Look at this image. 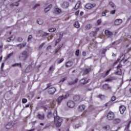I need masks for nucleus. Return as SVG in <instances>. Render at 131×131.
<instances>
[{
	"instance_id": "obj_28",
	"label": "nucleus",
	"mask_w": 131,
	"mask_h": 131,
	"mask_svg": "<svg viewBox=\"0 0 131 131\" xmlns=\"http://www.w3.org/2000/svg\"><path fill=\"white\" fill-rule=\"evenodd\" d=\"M56 101L55 100H52L51 101V107H53V108H54V107H55V106H56Z\"/></svg>"
},
{
	"instance_id": "obj_17",
	"label": "nucleus",
	"mask_w": 131,
	"mask_h": 131,
	"mask_svg": "<svg viewBox=\"0 0 131 131\" xmlns=\"http://www.w3.org/2000/svg\"><path fill=\"white\" fill-rule=\"evenodd\" d=\"M52 7L53 5H50L49 6L46 7L44 10L45 13H48V12H49V11H50V10H51V8H52Z\"/></svg>"
},
{
	"instance_id": "obj_31",
	"label": "nucleus",
	"mask_w": 131,
	"mask_h": 131,
	"mask_svg": "<svg viewBox=\"0 0 131 131\" xmlns=\"http://www.w3.org/2000/svg\"><path fill=\"white\" fill-rule=\"evenodd\" d=\"M74 27H75L76 28H79V23H78V21H76V22L74 24Z\"/></svg>"
},
{
	"instance_id": "obj_9",
	"label": "nucleus",
	"mask_w": 131,
	"mask_h": 131,
	"mask_svg": "<svg viewBox=\"0 0 131 131\" xmlns=\"http://www.w3.org/2000/svg\"><path fill=\"white\" fill-rule=\"evenodd\" d=\"M56 88L55 87H52L49 89L48 93L50 95H54L55 93H56Z\"/></svg>"
},
{
	"instance_id": "obj_1",
	"label": "nucleus",
	"mask_w": 131,
	"mask_h": 131,
	"mask_svg": "<svg viewBox=\"0 0 131 131\" xmlns=\"http://www.w3.org/2000/svg\"><path fill=\"white\" fill-rule=\"evenodd\" d=\"M57 111H55L53 114L54 118V123L56 126V127H60V125H62V122L63 121V119L62 118L57 116Z\"/></svg>"
},
{
	"instance_id": "obj_19",
	"label": "nucleus",
	"mask_w": 131,
	"mask_h": 131,
	"mask_svg": "<svg viewBox=\"0 0 131 131\" xmlns=\"http://www.w3.org/2000/svg\"><path fill=\"white\" fill-rule=\"evenodd\" d=\"M103 88L104 90H109L111 89V86L107 84H105L103 85Z\"/></svg>"
},
{
	"instance_id": "obj_52",
	"label": "nucleus",
	"mask_w": 131,
	"mask_h": 131,
	"mask_svg": "<svg viewBox=\"0 0 131 131\" xmlns=\"http://www.w3.org/2000/svg\"><path fill=\"white\" fill-rule=\"evenodd\" d=\"M116 100V97H115V96H113L111 98V101H112V102H114V101H115Z\"/></svg>"
},
{
	"instance_id": "obj_45",
	"label": "nucleus",
	"mask_w": 131,
	"mask_h": 131,
	"mask_svg": "<svg viewBox=\"0 0 131 131\" xmlns=\"http://www.w3.org/2000/svg\"><path fill=\"white\" fill-rule=\"evenodd\" d=\"M60 49H61V46H59V47L55 50V54H57V53L59 52V50H60Z\"/></svg>"
},
{
	"instance_id": "obj_48",
	"label": "nucleus",
	"mask_w": 131,
	"mask_h": 131,
	"mask_svg": "<svg viewBox=\"0 0 131 131\" xmlns=\"http://www.w3.org/2000/svg\"><path fill=\"white\" fill-rule=\"evenodd\" d=\"M75 55L77 57H78V56H79V50L78 49V50H76Z\"/></svg>"
},
{
	"instance_id": "obj_51",
	"label": "nucleus",
	"mask_w": 131,
	"mask_h": 131,
	"mask_svg": "<svg viewBox=\"0 0 131 131\" xmlns=\"http://www.w3.org/2000/svg\"><path fill=\"white\" fill-rule=\"evenodd\" d=\"M5 66V63L3 62L1 65V70L3 71L4 70V67Z\"/></svg>"
},
{
	"instance_id": "obj_5",
	"label": "nucleus",
	"mask_w": 131,
	"mask_h": 131,
	"mask_svg": "<svg viewBox=\"0 0 131 131\" xmlns=\"http://www.w3.org/2000/svg\"><path fill=\"white\" fill-rule=\"evenodd\" d=\"M28 57V53L27 51H23L21 54L19 56V58H23L26 59Z\"/></svg>"
},
{
	"instance_id": "obj_27",
	"label": "nucleus",
	"mask_w": 131,
	"mask_h": 131,
	"mask_svg": "<svg viewBox=\"0 0 131 131\" xmlns=\"http://www.w3.org/2000/svg\"><path fill=\"white\" fill-rule=\"evenodd\" d=\"M77 81H78V79L76 78V79L74 80V81L69 82V85H72V84H75V83H76V82H77Z\"/></svg>"
},
{
	"instance_id": "obj_8",
	"label": "nucleus",
	"mask_w": 131,
	"mask_h": 131,
	"mask_svg": "<svg viewBox=\"0 0 131 131\" xmlns=\"http://www.w3.org/2000/svg\"><path fill=\"white\" fill-rule=\"evenodd\" d=\"M107 117L108 120H112V119L114 118V113H113L112 112L108 113Z\"/></svg>"
},
{
	"instance_id": "obj_11",
	"label": "nucleus",
	"mask_w": 131,
	"mask_h": 131,
	"mask_svg": "<svg viewBox=\"0 0 131 131\" xmlns=\"http://www.w3.org/2000/svg\"><path fill=\"white\" fill-rule=\"evenodd\" d=\"M121 23H122V19L119 18V19H117L115 20L114 24L115 25H120V24H121Z\"/></svg>"
},
{
	"instance_id": "obj_13",
	"label": "nucleus",
	"mask_w": 131,
	"mask_h": 131,
	"mask_svg": "<svg viewBox=\"0 0 131 131\" xmlns=\"http://www.w3.org/2000/svg\"><path fill=\"white\" fill-rule=\"evenodd\" d=\"M13 126V123H12L11 122H9L5 125L6 129H10V128H12Z\"/></svg>"
},
{
	"instance_id": "obj_44",
	"label": "nucleus",
	"mask_w": 131,
	"mask_h": 131,
	"mask_svg": "<svg viewBox=\"0 0 131 131\" xmlns=\"http://www.w3.org/2000/svg\"><path fill=\"white\" fill-rule=\"evenodd\" d=\"M98 98H99V99H101V100H103V99H104L105 98V96L102 95H99L98 96Z\"/></svg>"
},
{
	"instance_id": "obj_35",
	"label": "nucleus",
	"mask_w": 131,
	"mask_h": 131,
	"mask_svg": "<svg viewBox=\"0 0 131 131\" xmlns=\"http://www.w3.org/2000/svg\"><path fill=\"white\" fill-rule=\"evenodd\" d=\"M92 28V25L88 24L85 26V29H91Z\"/></svg>"
},
{
	"instance_id": "obj_59",
	"label": "nucleus",
	"mask_w": 131,
	"mask_h": 131,
	"mask_svg": "<svg viewBox=\"0 0 131 131\" xmlns=\"http://www.w3.org/2000/svg\"><path fill=\"white\" fill-rule=\"evenodd\" d=\"M82 56H83L84 57H85V56H86V52L85 51H83L82 52Z\"/></svg>"
},
{
	"instance_id": "obj_58",
	"label": "nucleus",
	"mask_w": 131,
	"mask_h": 131,
	"mask_svg": "<svg viewBox=\"0 0 131 131\" xmlns=\"http://www.w3.org/2000/svg\"><path fill=\"white\" fill-rule=\"evenodd\" d=\"M39 6H40V5H39V4H36L34 6V9H36V8H37V7H39Z\"/></svg>"
},
{
	"instance_id": "obj_20",
	"label": "nucleus",
	"mask_w": 131,
	"mask_h": 131,
	"mask_svg": "<svg viewBox=\"0 0 131 131\" xmlns=\"http://www.w3.org/2000/svg\"><path fill=\"white\" fill-rule=\"evenodd\" d=\"M37 23L39 24V25H42L43 24V20L41 19H38L36 21Z\"/></svg>"
},
{
	"instance_id": "obj_25",
	"label": "nucleus",
	"mask_w": 131,
	"mask_h": 131,
	"mask_svg": "<svg viewBox=\"0 0 131 131\" xmlns=\"http://www.w3.org/2000/svg\"><path fill=\"white\" fill-rule=\"evenodd\" d=\"M113 122L115 124H118V123H120V119L118 118L115 119L113 121Z\"/></svg>"
},
{
	"instance_id": "obj_56",
	"label": "nucleus",
	"mask_w": 131,
	"mask_h": 131,
	"mask_svg": "<svg viewBox=\"0 0 131 131\" xmlns=\"http://www.w3.org/2000/svg\"><path fill=\"white\" fill-rule=\"evenodd\" d=\"M0 53H3V45L0 46Z\"/></svg>"
},
{
	"instance_id": "obj_49",
	"label": "nucleus",
	"mask_w": 131,
	"mask_h": 131,
	"mask_svg": "<svg viewBox=\"0 0 131 131\" xmlns=\"http://www.w3.org/2000/svg\"><path fill=\"white\" fill-rule=\"evenodd\" d=\"M63 33H64L63 32H60L59 33V38H62Z\"/></svg>"
},
{
	"instance_id": "obj_18",
	"label": "nucleus",
	"mask_w": 131,
	"mask_h": 131,
	"mask_svg": "<svg viewBox=\"0 0 131 131\" xmlns=\"http://www.w3.org/2000/svg\"><path fill=\"white\" fill-rule=\"evenodd\" d=\"M81 84H86L88 83V80L86 79H82L80 80Z\"/></svg>"
},
{
	"instance_id": "obj_40",
	"label": "nucleus",
	"mask_w": 131,
	"mask_h": 131,
	"mask_svg": "<svg viewBox=\"0 0 131 131\" xmlns=\"http://www.w3.org/2000/svg\"><path fill=\"white\" fill-rule=\"evenodd\" d=\"M125 57V55L124 54H122L121 57L120 58V61H123Z\"/></svg>"
},
{
	"instance_id": "obj_21",
	"label": "nucleus",
	"mask_w": 131,
	"mask_h": 131,
	"mask_svg": "<svg viewBox=\"0 0 131 131\" xmlns=\"http://www.w3.org/2000/svg\"><path fill=\"white\" fill-rule=\"evenodd\" d=\"M55 70V67L54 66H51L48 70V72L49 73H51V72H53Z\"/></svg>"
},
{
	"instance_id": "obj_34",
	"label": "nucleus",
	"mask_w": 131,
	"mask_h": 131,
	"mask_svg": "<svg viewBox=\"0 0 131 131\" xmlns=\"http://www.w3.org/2000/svg\"><path fill=\"white\" fill-rule=\"evenodd\" d=\"M12 66H13V67H16V66H17L18 67H20V68H21V63H15V64H13Z\"/></svg>"
},
{
	"instance_id": "obj_22",
	"label": "nucleus",
	"mask_w": 131,
	"mask_h": 131,
	"mask_svg": "<svg viewBox=\"0 0 131 131\" xmlns=\"http://www.w3.org/2000/svg\"><path fill=\"white\" fill-rule=\"evenodd\" d=\"M13 39H15V36L12 35L10 37H9L7 39V41H8V42H10L11 40H13Z\"/></svg>"
},
{
	"instance_id": "obj_10",
	"label": "nucleus",
	"mask_w": 131,
	"mask_h": 131,
	"mask_svg": "<svg viewBox=\"0 0 131 131\" xmlns=\"http://www.w3.org/2000/svg\"><path fill=\"white\" fill-rule=\"evenodd\" d=\"M126 110V108L124 105H121L119 107V111L121 113V114H123L124 113V112Z\"/></svg>"
},
{
	"instance_id": "obj_64",
	"label": "nucleus",
	"mask_w": 131,
	"mask_h": 131,
	"mask_svg": "<svg viewBox=\"0 0 131 131\" xmlns=\"http://www.w3.org/2000/svg\"><path fill=\"white\" fill-rule=\"evenodd\" d=\"M47 35H49V33H44L43 34V36H47Z\"/></svg>"
},
{
	"instance_id": "obj_57",
	"label": "nucleus",
	"mask_w": 131,
	"mask_h": 131,
	"mask_svg": "<svg viewBox=\"0 0 131 131\" xmlns=\"http://www.w3.org/2000/svg\"><path fill=\"white\" fill-rule=\"evenodd\" d=\"M80 126H81V125L80 124H77L75 125V128H78V127H79Z\"/></svg>"
},
{
	"instance_id": "obj_36",
	"label": "nucleus",
	"mask_w": 131,
	"mask_h": 131,
	"mask_svg": "<svg viewBox=\"0 0 131 131\" xmlns=\"http://www.w3.org/2000/svg\"><path fill=\"white\" fill-rule=\"evenodd\" d=\"M109 5L112 8H113V9H114V8H115V5H114V3H113V2H110Z\"/></svg>"
},
{
	"instance_id": "obj_4",
	"label": "nucleus",
	"mask_w": 131,
	"mask_h": 131,
	"mask_svg": "<svg viewBox=\"0 0 131 131\" xmlns=\"http://www.w3.org/2000/svg\"><path fill=\"white\" fill-rule=\"evenodd\" d=\"M67 105L69 108H73L75 106V103L73 101L70 100L67 102Z\"/></svg>"
},
{
	"instance_id": "obj_33",
	"label": "nucleus",
	"mask_w": 131,
	"mask_h": 131,
	"mask_svg": "<svg viewBox=\"0 0 131 131\" xmlns=\"http://www.w3.org/2000/svg\"><path fill=\"white\" fill-rule=\"evenodd\" d=\"M61 39H62V38H61L57 39L55 41V46H57V45H58V43H59V42H60V41H61Z\"/></svg>"
},
{
	"instance_id": "obj_15",
	"label": "nucleus",
	"mask_w": 131,
	"mask_h": 131,
	"mask_svg": "<svg viewBox=\"0 0 131 131\" xmlns=\"http://www.w3.org/2000/svg\"><path fill=\"white\" fill-rule=\"evenodd\" d=\"M37 117L38 119H40V120H43V119H45V115L38 114Z\"/></svg>"
},
{
	"instance_id": "obj_41",
	"label": "nucleus",
	"mask_w": 131,
	"mask_h": 131,
	"mask_svg": "<svg viewBox=\"0 0 131 131\" xmlns=\"http://www.w3.org/2000/svg\"><path fill=\"white\" fill-rule=\"evenodd\" d=\"M17 41H19V42H22L23 41V39L20 37H18L17 39Z\"/></svg>"
},
{
	"instance_id": "obj_2",
	"label": "nucleus",
	"mask_w": 131,
	"mask_h": 131,
	"mask_svg": "<svg viewBox=\"0 0 131 131\" xmlns=\"http://www.w3.org/2000/svg\"><path fill=\"white\" fill-rule=\"evenodd\" d=\"M70 95L69 93H67L64 95H62L59 96L57 100V104H60L62 102V101L63 100H65L66 99H67L68 97H69Z\"/></svg>"
},
{
	"instance_id": "obj_53",
	"label": "nucleus",
	"mask_w": 131,
	"mask_h": 131,
	"mask_svg": "<svg viewBox=\"0 0 131 131\" xmlns=\"http://www.w3.org/2000/svg\"><path fill=\"white\" fill-rule=\"evenodd\" d=\"M63 61H64V58L60 59L58 61V64L62 63Z\"/></svg>"
},
{
	"instance_id": "obj_61",
	"label": "nucleus",
	"mask_w": 131,
	"mask_h": 131,
	"mask_svg": "<svg viewBox=\"0 0 131 131\" xmlns=\"http://www.w3.org/2000/svg\"><path fill=\"white\" fill-rule=\"evenodd\" d=\"M105 52H107V49H103V50H102V54H105Z\"/></svg>"
},
{
	"instance_id": "obj_55",
	"label": "nucleus",
	"mask_w": 131,
	"mask_h": 131,
	"mask_svg": "<svg viewBox=\"0 0 131 131\" xmlns=\"http://www.w3.org/2000/svg\"><path fill=\"white\" fill-rule=\"evenodd\" d=\"M51 116H52V113H49L48 115H47V117L48 118H50V117H51Z\"/></svg>"
},
{
	"instance_id": "obj_29",
	"label": "nucleus",
	"mask_w": 131,
	"mask_h": 131,
	"mask_svg": "<svg viewBox=\"0 0 131 131\" xmlns=\"http://www.w3.org/2000/svg\"><path fill=\"white\" fill-rule=\"evenodd\" d=\"M79 110V111H82L83 110H84V109H85V106H84V105H80L78 107Z\"/></svg>"
},
{
	"instance_id": "obj_32",
	"label": "nucleus",
	"mask_w": 131,
	"mask_h": 131,
	"mask_svg": "<svg viewBox=\"0 0 131 131\" xmlns=\"http://www.w3.org/2000/svg\"><path fill=\"white\" fill-rule=\"evenodd\" d=\"M17 47H19V46H20V49H21V48H24V47H25V46H26V42H24L23 44L20 43V44L17 45Z\"/></svg>"
},
{
	"instance_id": "obj_16",
	"label": "nucleus",
	"mask_w": 131,
	"mask_h": 131,
	"mask_svg": "<svg viewBox=\"0 0 131 131\" xmlns=\"http://www.w3.org/2000/svg\"><path fill=\"white\" fill-rule=\"evenodd\" d=\"M73 100L75 102H78V101H79V100H80V96H79V95H75L73 97Z\"/></svg>"
},
{
	"instance_id": "obj_23",
	"label": "nucleus",
	"mask_w": 131,
	"mask_h": 131,
	"mask_svg": "<svg viewBox=\"0 0 131 131\" xmlns=\"http://www.w3.org/2000/svg\"><path fill=\"white\" fill-rule=\"evenodd\" d=\"M20 2V1L13 3V4H11L10 6L11 7H18L19 6V2Z\"/></svg>"
},
{
	"instance_id": "obj_7",
	"label": "nucleus",
	"mask_w": 131,
	"mask_h": 131,
	"mask_svg": "<svg viewBox=\"0 0 131 131\" xmlns=\"http://www.w3.org/2000/svg\"><path fill=\"white\" fill-rule=\"evenodd\" d=\"M96 6V4H86V5L85 6V8L86 9H89L90 10L91 9H93V8H94V7Z\"/></svg>"
},
{
	"instance_id": "obj_46",
	"label": "nucleus",
	"mask_w": 131,
	"mask_h": 131,
	"mask_svg": "<svg viewBox=\"0 0 131 131\" xmlns=\"http://www.w3.org/2000/svg\"><path fill=\"white\" fill-rule=\"evenodd\" d=\"M31 39H32V35H30L28 38V41H30V40H31Z\"/></svg>"
},
{
	"instance_id": "obj_42",
	"label": "nucleus",
	"mask_w": 131,
	"mask_h": 131,
	"mask_svg": "<svg viewBox=\"0 0 131 131\" xmlns=\"http://www.w3.org/2000/svg\"><path fill=\"white\" fill-rule=\"evenodd\" d=\"M13 54L14 53L13 52H11L10 54H8V55L7 57V59H9V58H11V57H12Z\"/></svg>"
},
{
	"instance_id": "obj_63",
	"label": "nucleus",
	"mask_w": 131,
	"mask_h": 131,
	"mask_svg": "<svg viewBox=\"0 0 131 131\" xmlns=\"http://www.w3.org/2000/svg\"><path fill=\"white\" fill-rule=\"evenodd\" d=\"M51 49H52V48L51 47V46H49L47 48V50H48V51H49V50H51Z\"/></svg>"
},
{
	"instance_id": "obj_43",
	"label": "nucleus",
	"mask_w": 131,
	"mask_h": 131,
	"mask_svg": "<svg viewBox=\"0 0 131 131\" xmlns=\"http://www.w3.org/2000/svg\"><path fill=\"white\" fill-rule=\"evenodd\" d=\"M103 128H104V129H106V130H108L110 129V126H109V125H106V126L103 127Z\"/></svg>"
},
{
	"instance_id": "obj_39",
	"label": "nucleus",
	"mask_w": 131,
	"mask_h": 131,
	"mask_svg": "<svg viewBox=\"0 0 131 131\" xmlns=\"http://www.w3.org/2000/svg\"><path fill=\"white\" fill-rule=\"evenodd\" d=\"M65 80H67V77H64V78L61 79L60 80L59 82H64Z\"/></svg>"
},
{
	"instance_id": "obj_26",
	"label": "nucleus",
	"mask_w": 131,
	"mask_h": 131,
	"mask_svg": "<svg viewBox=\"0 0 131 131\" xmlns=\"http://www.w3.org/2000/svg\"><path fill=\"white\" fill-rule=\"evenodd\" d=\"M96 34H97V31H95L94 32H91L90 33V35L91 37H94V36H96Z\"/></svg>"
},
{
	"instance_id": "obj_62",
	"label": "nucleus",
	"mask_w": 131,
	"mask_h": 131,
	"mask_svg": "<svg viewBox=\"0 0 131 131\" xmlns=\"http://www.w3.org/2000/svg\"><path fill=\"white\" fill-rule=\"evenodd\" d=\"M106 12H102V15L103 17H105V16H106Z\"/></svg>"
},
{
	"instance_id": "obj_38",
	"label": "nucleus",
	"mask_w": 131,
	"mask_h": 131,
	"mask_svg": "<svg viewBox=\"0 0 131 131\" xmlns=\"http://www.w3.org/2000/svg\"><path fill=\"white\" fill-rule=\"evenodd\" d=\"M55 12H56L57 14H60V13H61L62 11L59 8H56L55 9Z\"/></svg>"
},
{
	"instance_id": "obj_60",
	"label": "nucleus",
	"mask_w": 131,
	"mask_h": 131,
	"mask_svg": "<svg viewBox=\"0 0 131 131\" xmlns=\"http://www.w3.org/2000/svg\"><path fill=\"white\" fill-rule=\"evenodd\" d=\"M115 12H116V11H115V10H112V11L110 12V13H111V14H115Z\"/></svg>"
},
{
	"instance_id": "obj_12",
	"label": "nucleus",
	"mask_w": 131,
	"mask_h": 131,
	"mask_svg": "<svg viewBox=\"0 0 131 131\" xmlns=\"http://www.w3.org/2000/svg\"><path fill=\"white\" fill-rule=\"evenodd\" d=\"M68 7H69V3L67 2H63L61 5V7L63 8V9H68Z\"/></svg>"
},
{
	"instance_id": "obj_54",
	"label": "nucleus",
	"mask_w": 131,
	"mask_h": 131,
	"mask_svg": "<svg viewBox=\"0 0 131 131\" xmlns=\"http://www.w3.org/2000/svg\"><path fill=\"white\" fill-rule=\"evenodd\" d=\"M97 25H100V24L102 23V20H101V19H99V20H97Z\"/></svg>"
},
{
	"instance_id": "obj_37",
	"label": "nucleus",
	"mask_w": 131,
	"mask_h": 131,
	"mask_svg": "<svg viewBox=\"0 0 131 131\" xmlns=\"http://www.w3.org/2000/svg\"><path fill=\"white\" fill-rule=\"evenodd\" d=\"M49 32H54L56 31V28H52L49 29Z\"/></svg>"
},
{
	"instance_id": "obj_24",
	"label": "nucleus",
	"mask_w": 131,
	"mask_h": 131,
	"mask_svg": "<svg viewBox=\"0 0 131 131\" xmlns=\"http://www.w3.org/2000/svg\"><path fill=\"white\" fill-rule=\"evenodd\" d=\"M80 7V2H78L75 6V10H78Z\"/></svg>"
},
{
	"instance_id": "obj_14",
	"label": "nucleus",
	"mask_w": 131,
	"mask_h": 131,
	"mask_svg": "<svg viewBox=\"0 0 131 131\" xmlns=\"http://www.w3.org/2000/svg\"><path fill=\"white\" fill-rule=\"evenodd\" d=\"M73 65V62H72V61H69L66 63V67L69 68V67H71Z\"/></svg>"
},
{
	"instance_id": "obj_47",
	"label": "nucleus",
	"mask_w": 131,
	"mask_h": 131,
	"mask_svg": "<svg viewBox=\"0 0 131 131\" xmlns=\"http://www.w3.org/2000/svg\"><path fill=\"white\" fill-rule=\"evenodd\" d=\"M45 46V42L42 43L39 47V50H41L42 47Z\"/></svg>"
},
{
	"instance_id": "obj_6",
	"label": "nucleus",
	"mask_w": 131,
	"mask_h": 131,
	"mask_svg": "<svg viewBox=\"0 0 131 131\" xmlns=\"http://www.w3.org/2000/svg\"><path fill=\"white\" fill-rule=\"evenodd\" d=\"M105 34L107 37L108 38H111L112 36H113V33L108 30L105 31Z\"/></svg>"
},
{
	"instance_id": "obj_30",
	"label": "nucleus",
	"mask_w": 131,
	"mask_h": 131,
	"mask_svg": "<svg viewBox=\"0 0 131 131\" xmlns=\"http://www.w3.org/2000/svg\"><path fill=\"white\" fill-rule=\"evenodd\" d=\"M91 68L86 69L84 70L83 74L86 75L90 71H91Z\"/></svg>"
},
{
	"instance_id": "obj_50",
	"label": "nucleus",
	"mask_w": 131,
	"mask_h": 131,
	"mask_svg": "<svg viewBox=\"0 0 131 131\" xmlns=\"http://www.w3.org/2000/svg\"><path fill=\"white\" fill-rule=\"evenodd\" d=\"M27 102V99L24 98L22 99V103H23V104H25V103Z\"/></svg>"
},
{
	"instance_id": "obj_3",
	"label": "nucleus",
	"mask_w": 131,
	"mask_h": 131,
	"mask_svg": "<svg viewBox=\"0 0 131 131\" xmlns=\"http://www.w3.org/2000/svg\"><path fill=\"white\" fill-rule=\"evenodd\" d=\"M121 67H122V66L121 64H119L117 67V71L115 72V74L116 75H120V76H121L122 75V71L121 70V69H120V68H121Z\"/></svg>"
}]
</instances>
